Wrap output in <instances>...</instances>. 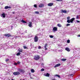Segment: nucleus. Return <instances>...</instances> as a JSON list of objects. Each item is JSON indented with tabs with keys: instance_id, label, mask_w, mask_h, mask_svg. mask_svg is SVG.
Instances as JSON below:
<instances>
[{
	"instance_id": "8",
	"label": "nucleus",
	"mask_w": 80,
	"mask_h": 80,
	"mask_svg": "<svg viewBox=\"0 0 80 80\" xmlns=\"http://www.w3.org/2000/svg\"><path fill=\"white\" fill-rule=\"evenodd\" d=\"M60 65H61V64H60V63L57 64H56V65L54 67L55 68L56 67H59V66H60Z\"/></svg>"
},
{
	"instance_id": "20",
	"label": "nucleus",
	"mask_w": 80,
	"mask_h": 80,
	"mask_svg": "<svg viewBox=\"0 0 80 80\" xmlns=\"http://www.w3.org/2000/svg\"><path fill=\"white\" fill-rule=\"evenodd\" d=\"M55 76L57 77L58 78H60V76L58 74H56L55 75Z\"/></svg>"
},
{
	"instance_id": "11",
	"label": "nucleus",
	"mask_w": 80,
	"mask_h": 80,
	"mask_svg": "<svg viewBox=\"0 0 80 80\" xmlns=\"http://www.w3.org/2000/svg\"><path fill=\"white\" fill-rule=\"evenodd\" d=\"M71 20V23H73V21L75 20V18H73L70 19Z\"/></svg>"
},
{
	"instance_id": "50",
	"label": "nucleus",
	"mask_w": 80,
	"mask_h": 80,
	"mask_svg": "<svg viewBox=\"0 0 80 80\" xmlns=\"http://www.w3.org/2000/svg\"><path fill=\"white\" fill-rule=\"evenodd\" d=\"M20 80H25V79H23V80H22L21 79H20Z\"/></svg>"
},
{
	"instance_id": "32",
	"label": "nucleus",
	"mask_w": 80,
	"mask_h": 80,
	"mask_svg": "<svg viewBox=\"0 0 80 80\" xmlns=\"http://www.w3.org/2000/svg\"><path fill=\"white\" fill-rule=\"evenodd\" d=\"M70 40L68 39L67 40V42L68 43H70Z\"/></svg>"
},
{
	"instance_id": "24",
	"label": "nucleus",
	"mask_w": 80,
	"mask_h": 80,
	"mask_svg": "<svg viewBox=\"0 0 80 80\" xmlns=\"http://www.w3.org/2000/svg\"><path fill=\"white\" fill-rule=\"evenodd\" d=\"M31 72H32V73H34V72H35V70H34V69H31Z\"/></svg>"
},
{
	"instance_id": "31",
	"label": "nucleus",
	"mask_w": 80,
	"mask_h": 80,
	"mask_svg": "<svg viewBox=\"0 0 80 80\" xmlns=\"http://www.w3.org/2000/svg\"><path fill=\"white\" fill-rule=\"evenodd\" d=\"M23 48L24 49H27V47L25 46H24Z\"/></svg>"
},
{
	"instance_id": "12",
	"label": "nucleus",
	"mask_w": 80,
	"mask_h": 80,
	"mask_svg": "<svg viewBox=\"0 0 80 80\" xmlns=\"http://www.w3.org/2000/svg\"><path fill=\"white\" fill-rule=\"evenodd\" d=\"M32 22H29V24H28L29 27H32Z\"/></svg>"
},
{
	"instance_id": "40",
	"label": "nucleus",
	"mask_w": 80,
	"mask_h": 80,
	"mask_svg": "<svg viewBox=\"0 0 80 80\" xmlns=\"http://www.w3.org/2000/svg\"><path fill=\"white\" fill-rule=\"evenodd\" d=\"M38 49H41V46H38Z\"/></svg>"
},
{
	"instance_id": "48",
	"label": "nucleus",
	"mask_w": 80,
	"mask_h": 80,
	"mask_svg": "<svg viewBox=\"0 0 80 80\" xmlns=\"http://www.w3.org/2000/svg\"><path fill=\"white\" fill-rule=\"evenodd\" d=\"M16 38H18V36H16Z\"/></svg>"
},
{
	"instance_id": "5",
	"label": "nucleus",
	"mask_w": 80,
	"mask_h": 80,
	"mask_svg": "<svg viewBox=\"0 0 80 80\" xmlns=\"http://www.w3.org/2000/svg\"><path fill=\"white\" fill-rule=\"evenodd\" d=\"M18 71L19 72H22V73H25V71L21 69H18Z\"/></svg>"
},
{
	"instance_id": "49",
	"label": "nucleus",
	"mask_w": 80,
	"mask_h": 80,
	"mask_svg": "<svg viewBox=\"0 0 80 80\" xmlns=\"http://www.w3.org/2000/svg\"><path fill=\"white\" fill-rule=\"evenodd\" d=\"M52 80H55V79H52Z\"/></svg>"
},
{
	"instance_id": "3",
	"label": "nucleus",
	"mask_w": 80,
	"mask_h": 80,
	"mask_svg": "<svg viewBox=\"0 0 80 80\" xmlns=\"http://www.w3.org/2000/svg\"><path fill=\"white\" fill-rule=\"evenodd\" d=\"M13 74L14 75H20V73L18 72H14L13 73Z\"/></svg>"
},
{
	"instance_id": "14",
	"label": "nucleus",
	"mask_w": 80,
	"mask_h": 80,
	"mask_svg": "<svg viewBox=\"0 0 80 80\" xmlns=\"http://www.w3.org/2000/svg\"><path fill=\"white\" fill-rule=\"evenodd\" d=\"M1 16H2V17L3 18H5V13H2L1 14Z\"/></svg>"
},
{
	"instance_id": "36",
	"label": "nucleus",
	"mask_w": 80,
	"mask_h": 80,
	"mask_svg": "<svg viewBox=\"0 0 80 80\" xmlns=\"http://www.w3.org/2000/svg\"><path fill=\"white\" fill-rule=\"evenodd\" d=\"M17 64H18V65L20 64V61H18L17 63Z\"/></svg>"
},
{
	"instance_id": "33",
	"label": "nucleus",
	"mask_w": 80,
	"mask_h": 80,
	"mask_svg": "<svg viewBox=\"0 0 80 80\" xmlns=\"http://www.w3.org/2000/svg\"><path fill=\"white\" fill-rule=\"evenodd\" d=\"M8 61H9V59H6V60H5V61L6 62H8Z\"/></svg>"
},
{
	"instance_id": "29",
	"label": "nucleus",
	"mask_w": 80,
	"mask_h": 80,
	"mask_svg": "<svg viewBox=\"0 0 80 80\" xmlns=\"http://www.w3.org/2000/svg\"><path fill=\"white\" fill-rule=\"evenodd\" d=\"M76 18L77 19H79V18H79V16H78L77 15Z\"/></svg>"
},
{
	"instance_id": "1",
	"label": "nucleus",
	"mask_w": 80,
	"mask_h": 80,
	"mask_svg": "<svg viewBox=\"0 0 80 80\" xmlns=\"http://www.w3.org/2000/svg\"><path fill=\"white\" fill-rule=\"evenodd\" d=\"M4 36L6 37H12V36L10 33H8L7 34H4Z\"/></svg>"
},
{
	"instance_id": "13",
	"label": "nucleus",
	"mask_w": 80,
	"mask_h": 80,
	"mask_svg": "<svg viewBox=\"0 0 80 80\" xmlns=\"http://www.w3.org/2000/svg\"><path fill=\"white\" fill-rule=\"evenodd\" d=\"M65 50H66V51H67L68 52H70V49L68 48H65Z\"/></svg>"
},
{
	"instance_id": "23",
	"label": "nucleus",
	"mask_w": 80,
	"mask_h": 80,
	"mask_svg": "<svg viewBox=\"0 0 80 80\" xmlns=\"http://www.w3.org/2000/svg\"><path fill=\"white\" fill-rule=\"evenodd\" d=\"M48 45V44L47 43L46 44L45 46H44V48H47V47Z\"/></svg>"
},
{
	"instance_id": "2",
	"label": "nucleus",
	"mask_w": 80,
	"mask_h": 80,
	"mask_svg": "<svg viewBox=\"0 0 80 80\" xmlns=\"http://www.w3.org/2000/svg\"><path fill=\"white\" fill-rule=\"evenodd\" d=\"M40 58V56L38 55L35 56L34 57V59L35 60H38Z\"/></svg>"
},
{
	"instance_id": "22",
	"label": "nucleus",
	"mask_w": 80,
	"mask_h": 80,
	"mask_svg": "<svg viewBox=\"0 0 80 80\" xmlns=\"http://www.w3.org/2000/svg\"><path fill=\"white\" fill-rule=\"evenodd\" d=\"M57 25L58 27H62V25L60 24H58Z\"/></svg>"
},
{
	"instance_id": "21",
	"label": "nucleus",
	"mask_w": 80,
	"mask_h": 80,
	"mask_svg": "<svg viewBox=\"0 0 80 80\" xmlns=\"http://www.w3.org/2000/svg\"><path fill=\"white\" fill-rule=\"evenodd\" d=\"M46 77H49L50 76V74L49 73H46Z\"/></svg>"
},
{
	"instance_id": "16",
	"label": "nucleus",
	"mask_w": 80,
	"mask_h": 80,
	"mask_svg": "<svg viewBox=\"0 0 80 80\" xmlns=\"http://www.w3.org/2000/svg\"><path fill=\"white\" fill-rule=\"evenodd\" d=\"M67 22L68 23H71V21L70 19H68L67 21Z\"/></svg>"
},
{
	"instance_id": "6",
	"label": "nucleus",
	"mask_w": 80,
	"mask_h": 80,
	"mask_svg": "<svg viewBox=\"0 0 80 80\" xmlns=\"http://www.w3.org/2000/svg\"><path fill=\"white\" fill-rule=\"evenodd\" d=\"M44 7V4H41L39 5V8H42Z\"/></svg>"
},
{
	"instance_id": "26",
	"label": "nucleus",
	"mask_w": 80,
	"mask_h": 80,
	"mask_svg": "<svg viewBox=\"0 0 80 80\" xmlns=\"http://www.w3.org/2000/svg\"><path fill=\"white\" fill-rule=\"evenodd\" d=\"M35 13L36 14H39V12L38 11H36L35 12Z\"/></svg>"
},
{
	"instance_id": "34",
	"label": "nucleus",
	"mask_w": 80,
	"mask_h": 80,
	"mask_svg": "<svg viewBox=\"0 0 80 80\" xmlns=\"http://www.w3.org/2000/svg\"><path fill=\"white\" fill-rule=\"evenodd\" d=\"M58 2H62V0H56Z\"/></svg>"
},
{
	"instance_id": "7",
	"label": "nucleus",
	"mask_w": 80,
	"mask_h": 80,
	"mask_svg": "<svg viewBox=\"0 0 80 80\" xmlns=\"http://www.w3.org/2000/svg\"><path fill=\"white\" fill-rule=\"evenodd\" d=\"M53 31L54 32L57 31V27H54L53 28Z\"/></svg>"
},
{
	"instance_id": "25",
	"label": "nucleus",
	"mask_w": 80,
	"mask_h": 80,
	"mask_svg": "<svg viewBox=\"0 0 80 80\" xmlns=\"http://www.w3.org/2000/svg\"><path fill=\"white\" fill-rule=\"evenodd\" d=\"M20 52H18V53L17 54V56H19V55H20Z\"/></svg>"
},
{
	"instance_id": "15",
	"label": "nucleus",
	"mask_w": 80,
	"mask_h": 80,
	"mask_svg": "<svg viewBox=\"0 0 80 80\" xmlns=\"http://www.w3.org/2000/svg\"><path fill=\"white\" fill-rule=\"evenodd\" d=\"M5 9H8V8H11V7L8 6H7L5 7Z\"/></svg>"
},
{
	"instance_id": "17",
	"label": "nucleus",
	"mask_w": 80,
	"mask_h": 80,
	"mask_svg": "<svg viewBox=\"0 0 80 80\" xmlns=\"http://www.w3.org/2000/svg\"><path fill=\"white\" fill-rule=\"evenodd\" d=\"M22 22V23H27V22L23 20H22L21 21Z\"/></svg>"
},
{
	"instance_id": "30",
	"label": "nucleus",
	"mask_w": 80,
	"mask_h": 80,
	"mask_svg": "<svg viewBox=\"0 0 80 80\" xmlns=\"http://www.w3.org/2000/svg\"><path fill=\"white\" fill-rule=\"evenodd\" d=\"M49 37H50V38H53V36L52 35H50Z\"/></svg>"
},
{
	"instance_id": "41",
	"label": "nucleus",
	"mask_w": 80,
	"mask_h": 80,
	"mask_svg": "<svg viewBox=\"0 0 80 80\" xmlns=\"http://www.w3.org/2000/svg\"><path fill=\"white\" fill-rule=\"evenodd\" d=\"M11 27V30H12L13 29V26H12Z\"/></svg>"
},
{
	"instance_id": "28",
	"label": "nucleus",
	"mask_w": 80,
	"mask_h": 80,
	"mask_svg": "<svg viewBox=\"0 0 80 80\" xmlns=\"http://www.w3.org/2000/svg\"><path fill=\"white\" fill-rule=\"evenodd\" d=\"M45 70V69H43V68H42L41 69V72H43V71H44Z\"/></svg>"
},
{
	"instance_id": "44",
	"label": "nucleus",
	"mask_w": 80,
	"mask_h": 80,
	"mask_svg": "<svg viewBox=\"0 0 80 80\" xmlns=\"http://www.w3.org/2000/svg\"><path fill=\"white\" fill-rule=\"evenodd\" d=\"M47 48H45V50H47Z\"/></svg>"
},
{
	"instance_id": "42",
	"label": "nucleus",
	"mask_w": 80,
	"mask_h": 80,
	"mask_svg": "<svg viewBox=\"0 0 80 80\" xmlns=\"http://www.w3.org/2000/svg\"><path fill=\"white\" fill-rule=\"evenodd\" d=\"M41 65H42V66H43L44 65V63H42V64H41Z\"/></svg>"
},
{
	"instance_id": "27",
	"label": "nucleus",
	"mask_w": 80,
	"mask_h": 80,
	"mask_svg": "<svg viewBox=\"0 0 80 80\" xmlns=\"http://www.w3.org/2000/svg\"><path fill=\"white\" fill-rule=\"evenodd\" d=\"M34 7L35 8H37V4H34Z\"/></svg>"
},
{
	"instance_id": "39",
	"label": "nucleus",
	"mask_w": 80,
	"mask_h": 80,
	"mask_svg": "<svg viewBox=\"0 0 80 80\" xmlns=\"http://www.w3.org/2000/svg\"><path fill=\"white\" fill-rule=\"evenodd\" d=\"M70 77H72V76H73V74H70Z\"/></svg>"
},
{
	"instance_id": "38",
	"label": "nucleus",
	"mask_w": 80,
	"mask_h": 80,
	"mask_svg": "<svg viewBox=\"0 0 80 80\" xmlns=\"http://www.w3.org/2000/svg\"><path fill=\"white\" fill-rule=\"evenodd\" d=\"M17 63L16 62H14V65H17Z\"/></svg>"
},
{
	"instance_id": "37",
	"label": "nucleus",
	"mask_w": 80,
	"mask_h": 80,
	"mask_svg": "<svg viewBox=\"0 0 80 80\" xmlns=\"http://www.w3.org/2000/svg\"><path fill=\"white\" fill-rule=\"evenodd\" d=\"M70 17H68L67 18V19L68 20H69V19H70Z\"/></svg>"
},
{
	"instance_id": "46",
	"label": "nucleus",
	"mask_w": 80,
	"mask_h": 80,
	"mask_svg": "<svg viewBox=\"0 0 80 80\" xmlns=\"http://www.w3.org/2000/svg\"><path fill=\"white\" fill-rule=\"evenodd\" d=\"M30 78L31 79H33V78L30 77Z\"/></svg>"
},
{
	"instance_id": "9",
	"label": "nucleus",
	"mask_w": 80,
	"mask_h": 80,
	"mask_svg": "<svg viewBox=\"0 0 80 80\" xmlns=\"http://www.w3.org/2000/svg\"><path fill=\"white\" fill-rule=\"evenodd\" d=\"M48 5L49 7H52L53 5V3H49L48 4Z\"/></svg>"
},
{
	"instance_id": "47",
	"label": "nucleus",
	"mask_w": 80,
	"mask_h": 80,
	"mask_svg": "<svg viewBox=\"0 0 80 80\" xmlns=\"http://www.w3.org/2000/svg\"><path fill=\"white\" fill-rule=\"evenodd\" d=\"M78 37H80V35L79 34V35H78Z\"/></svg>"
},
{
	"instance_id": "4",
	"label": "nucleus",
	"mask_w": 80,
	"mask_h": 80,
	"mask_svg": "<svg viewBox=\"0 0 80 80\" xmlns=\"http://www.w3.org/2000/svg\"><path fill=\"white\" fill-rule=\"evenodd\" d=\"M38 38L37 36H36L34 37V39L35 42H38Z\"/></svg>"
},
{
	"instance_id": "19",
	"label": "nucleus",
	"mask_w": 80,
	"mask_h": 80,
	"mask_svg": "<svg viewBox=\"0 0 80 80\" xmlns=\"http://www.w3.org/2000/svg\"><path fill=\"white\" fill-rule=\"evenodd\" d=\"M19 52H23V50L22 49H20L19 50H18Z\"/></svg>"
},
{
	"instance_id": "10",
	"label": "nucleus",
	"mask_w": 80,
	"mask_h": 80,
	"mask_svg": "<svg viewBox=\"0 0 80 80\" xmlns=\"http://www.w3.org/2000/svg\"><path fill=\"white\" fill-rule=\"evenodd\" d=\"M62 13H67V11L63 10L62 9L61 10Z\"/></svg>"
},
{
	"instance_id": "45",
	"label": "nucleus",
	"mask_w": 80,
	"mask_h": 80,
	"mask_svg": "<svg viewBox=\"0 0 80 80\" xmlns=\"http://www.w3.org/2000/svg\"><path fill=\"white\" fill-rule=\"evenodd\" d=\"M12 13L13 14H15V12H12Z\"/></svg>"
},
{
	"instance_id": "18",
	"label": "nucleus",
	"mask_w": 80,
	"mask_h": 80,
	"mask_svg": "<svg viewBox=\"0 0 80 80\" xmlns=\"http://www.w3.org/2000/svg\"><path fill=\"white\" fill-rule=\"evenodd\" d=\"M61 60L62 61L65 62V61H66V60H67V59H61Z\"/></svg>"
},
{
	"instance_id": "35",
	"label": "nucleus",
	"mask_w": 80,
	"mask_h": 80,
	"mask_svg": "<svg viewBox=\"0 0 80 80\" xmlns=\"http://www.w3.org/2000/svg\"><path fill=\"white\" fill-rule=\"evenodd\" d=\"M70 24H66V26L67 27H68V26H70Z\"/></svg>"
},
{
	"instance_id": "43",
	"label": "nucleus",
	"mask_w": 80,
	"mask_h": 80,
	"mask_svg": "<svg viewBox=\"0 0 80 80\" xmlns=\"http://www.w3.org/2000/svg\"><path fill=\"white\" fill-rule=\"evenodd\" d=\"M77 22H78V23H80V21H78V20H77Z\"/></svg>"
}]
</instances>
